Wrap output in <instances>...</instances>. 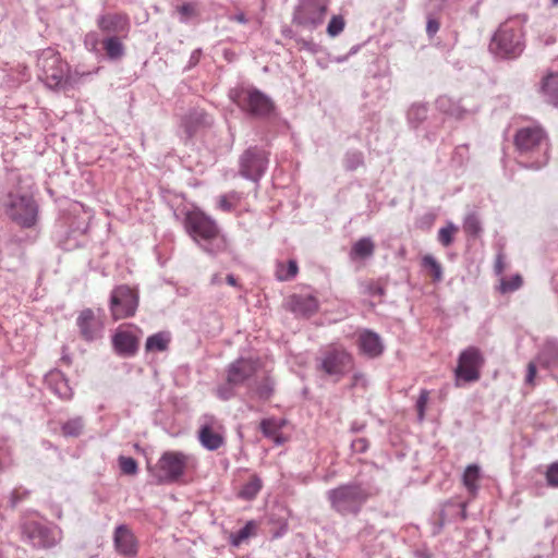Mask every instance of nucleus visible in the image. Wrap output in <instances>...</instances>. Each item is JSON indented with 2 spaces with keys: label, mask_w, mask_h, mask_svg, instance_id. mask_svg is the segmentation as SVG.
I'll list each match as a JSON object with an SVG mask.
<instances>
[{
  "label": "nucleus",
  "mask_w": 558,
  "mask_h": 558,
  "mask_svg": "<svg viewBox=\"0 0 558 558\" xmlns=\"http://www.w3.org/2000/svg\"><path fill=\"white\" fill-rule=\"evenodd\" d=\"M524 20L511 17L499 25L489 44V50L495 56L505 59H515L523 52Z\"/></svg>",
  "instance_id": "f257e3e1"
},
{
  "label": "nucleus",
  "mask_w": 558,
  "mask_h": 558,
  "mask_svg": "<svg viewBox=\"0 0 558 558\" xmlns=\"http://www.w3.org/2000/svg\"><path fill=\"white\" fill-rule=\"evenodd\" d=\"M37 66L41 71L40 77L49 88H60L74 82L70 65L61 58L60 52L52 48L44 49L39 53Z\"/></svg>",
  "instance_id": "f03ea898"
},
{
  "label": "nucleus",
  "mask_w": 558,
  "mask_h": 558,
  "mask_svg": "<svg viewBox=\"0 0 558 558\" xmlns=\"http://www.w3.org/2000/svg\"><path fill=\"white\" fill-rule=\"evenodd\" d=\"M5 214L23 228H31L37 221L38 206L28 193L11 192L4 202Z\"/></svg>",
  "instance_id": "7ed1b4c3"
},
{
  "label": "nucleus",
  "mask_w": 558,
  "mask_h": 558,
  "mask_svg": "<svg viewBox=\"0 0 558 558\" xmlns=\"http://www.w3.org/2000/svg\"><path fill=\"white\" fill-rule=\"evenodd\" d=\"M190 457L180 451H166L154 469V476L159 484L177 482L184 475Z\"/></svg>",
  "instance_id": "20e7f679"
},
{
  "label": "nucleus",
  "mask_w": 558,
  "mask_h": 558,
  "mask_svg": "<svg viewBox=\"0 0 558 558\" xmlns=\"http://www.w3.org/2000/svg\"><path fill=\"white\" fill-rule=\"evenodd\" d=\"M485 364V357L481 350L476 347H468L463 350L459 357L454 369L456 387H460L461 383H474L481 378V369Z\"/></svg>",
  "instance_id": "39448f33"
},
{
  "label": "nucleus",
  "mask_w": 558,
  "mask_h": 558,
  "mask_svg": "<svg viewBox=\"0 0 558 558\" xmlns=\"http://www.w3.org/2000/svg\"><path fill=\"white\" fill-rule=\"evenodd\" d=\"M367 498V493L357 484L342 485L328 493L331 507L340 513L356 512Z\"/></svg>",
  "instance_id": "423d86ee"
},
{
  "label": "nucleus",
  "mask_w": 558,
  "mask_h": 558,
  "mask_svg": "<svg viewBox=\"0 0 558 558\" xmlns=\"http://www.w3.org/2000/svg\"><path fill=\"white\" fill-rule=\"evenodd\" d=\"M184 226L186 232L196 242L199 240L209 242L219 236V228L216 221L199 209L186 214Z\"/></svg>",
  "instance_id": "0eeeda50"
},
{
  "label": "nucleus",
  "mask_w": 558,
  "mask_h": 558,
  "mask_svg": "<svg viewBox=\"0 0 558 558\" xmlns=\"http://www.w3.org/2000/svg\"><path fill=\"white\" fill-rule=\"evenodd\" d=\"M328 11V0H301L298 5L293 23L314 29L323 24Z\"/></svg>",
  "instance_id": "6e6552de"
},
{
  "label": "nucleus",
  "mask_w": 558,
  "mask_h": 558,
  "mask_svg": "<svg viewBox=\"0 0 558 558\" xmlns=\"http://www.w3.org/2000/svg\"><path fill=\"white\" fill-rule=\"evenodd\" d=\"M138 306V294L129 286H119L111 292L110 312L114 320L135 315Z\"/></svg>",
  "instance_id": "1a4fd4ad"
},
{
  "label": "nucleus",
  "mask_w": 558,
  "mask_h": 558,
  "mask_svg": "<svg viewBox=\"0 0 558 558\" xmlns=\"http://www.w3.org/2000/svg\"><path fill=\"white\" fill-rule=\"evenodd\" d=\"M353 366V356L343 347L330 344L320 360V369L330 376H342Z\"/></svg>",
  "instance_id": "9d476101"
},
{
  "label": "nucleus",
  "mask_w": 558,
  "mask_h": 558,
  "mask_svg": "<svg viewBox=\"0 0 558 558\" xmlns=\"http://www.w3.org/2000/svg\"><path fill=\"white\" fill-rule=\"evenodd\" d=\"M238 105L254 116H267L274 105L271 100L257 89H243L238 94Z\"/></svg>",
  "instance_id": "9b49d317"
},
{
  "label": "nucleus",
  "mask_w": 558,
  "mask_h": 558,
  "mask_svg": "<svg viewBox=\"0 0 558 558\" xmlns=\"http://www.w3.org/2000/svg\"><path fill=\"white\" fill-rule=\"evenodd\" d=\"M80 336L85 341H94L102 336L105 328L100 311L95 312L92 308H85L80 312L76 318Z\"/></svg>",
  "instance_id": "f8f14e48"
},
{
  "label": "nucleus",
  "mask_w": 558,
  "mask_h": 558,
  "mask_svg": "<svg viewBox=\"0 0 558 558\" xmlns=\"http://www.w3.org/2000/svg\"><path fill=\"white\" fill-rule=\"evenodd\" d=\"M198 440L207 450L214 451L225 445V427L214 416H205L198 430Z\"/></svg>",
  "instance_id": "ddd939ff"
},
{
  "label": "nucleus",
  "mask_w": 558,
  "mask_h": 558,
  "mask_svg": "<svg viewBox=\"0 0 558 558\" xmlns=\"http://www.w3.org/2000/svg\"><path fill=\"white\" fill-rule=\"evenodd\" d=\"M259 367L258 359L240 357L229 364L226 373L228 386H240L253 377Z\"/></svg>",
  "instance_id": "4468645a"
},
{
  "label": "nucleus",
  "mask_w": 558,
  "mask_h": 558,
  "mask_svg": "<svg viewBox=\"0 0 558 558\" xmlns=\"http://www.w3.org/2000/svg\"><path fill=\"white\" fill-rule=\"evenodd\" d=\"M544 144L547 145V136L538 125L522 128L514 136L515 148L521 154L533 153Z\"/></svg>",
  "instance_id": "2eb2a0df"
},
{
  "label": "nucleus",
  "mask_w": 558,
  "mask_h": 558,
  "mask_svg": "<svg viewBox=\"0 0 558 558\" xmlns=\"http://www.w3.org/2000/svg\"><path fill=\"white\" fill-rule=\"evenodd\" d=\"M267 165L268 157L264 150L250 148L241 157L240 172L243 177L256 181L263 175Z\"/></svg>",
  "instance_id": "dca6fc26"
},
{
  "label": "nucleus",
  "mask_w": 558,
  "mask_h": 558,
  "mask_svg": "<svg viewBox=\"0 0 558 558\" xmlns=\"http://www.w3.org/2000/svg\"><path fill=\"white\" fill-rule=\"evenodd\" d=\"M23 535L35 547L50 548L59 542V532L37 522H27L22 526Z\"/></svg>",
  "instance_id": "f3484780"
},
{
  "label": "nucleus",
  "mask_w": 558,
  "mask_h": 558,
  "mask_svg": "<svg viewBox=\"0 0 558 558\" xmlns=\"http://www.w3.org/2000/svg\"><path fill=\"white\" fill-rule=\"evenodd\" d=\"M98 28L106 34H121L128 38L131 24L128 14L121 12L106 13L97 20Z\"/></svg>",
  "instance_id": "a211bd4d"
},
{
  "label": "nucleus",
  "mask_w": 558,
  "mask_h": 558,
  "mask_svg": "<svg viewBox=\"0 0 558 558\" xmlns=\"http://www.w3.org/2000/svg\"><path fill=\"white\" fill-rule=\"evenodd\" d=\"M113 544L117 553L124 557H134L138 551V542L132 530L122 524L116 527Z\"/></svg>",
  "instance_id": "6ab92c4d"
},
{
  "label": "nucleus",
  "mask_w": 558,
  "mask_h": 558,
  "mask_svg": "<svg viewBox=\"0 0 558 558\" xmlns=\"http://www.w3.org/2000/svg\"><path fill=\"white\" fill-rule=\"evenodd\" d=\"M112 342L116 351L121 355H134L138 349V338L129 329H118Z\"/></svg>",
  "instance_id": "aec40b11"
},
{
  "label": "nucleus",
  "mask_w": 558,
  "mask_h": 558,
  "mask_svg": "<svg viewBox=\"0 0 558 558\" xmlns=\"http://www.w3.org/2000/svg\"><path fill=\"white\" fill-rule=\"evenodd\" d=\"M359 348L362 353L376 357L380 355L384 351V345L381 343L380 337L369 330H365L359 336Z\"/></svg>",
  "instance_id": "412c9836"
},
{
  "label": "nucleus",
  "mask_w": 558,
  "mask_h": 558,
  "mask_svg": "<svg viewBox=\"0 0 558 558\" xmlns=\"http://www.w3.org/2000/svg\"><path fill=\"white\" fill-rule=\"evenodd\" d=\"M291 308L294 313L310 316L318 310V301L313 295H292Z\"/></svg>",
  "instance_id": "4be33fe9"
},
{
  "label": "nucleus",
  "mask_w": 558,
  "mask_h": 558,
  "mask_svg": "<svg viewBox=\"0 0 558 558\" xmlns=\"http://www.w3.org/2000/svg\"><path fill=\"white\" fill-rule=\"evenodd\" d=\"M375 252V243L369 238H361L353 243L349 257L351 260H362L373 256Z\"/></svg>",
  "instance_id": "5701e85b"
},
{
  "label": "nucleus",
  "mask_w": 558,
  "mask_h": 558,
  "mask_svg": "<svg viewBox=\"0 0 558 558\" xmlns=\"http://www.w3.org/2000/svg\"><path fill=\"white\" fill-rule=\"evenodd\" d=\"M122 36L111 35L102 39V49L108 59L120 60L125 53V47Z\"/></svg>",
  "instance_id": "b1692460"
},
{
  "label": "nucleus",
  "mask_w": 558,
  "mask_h": 558,
  "mask_svg": "<svg viewBox=\"0 0 558 558\" xmlns=\"http://www.w3.org/2000/svg\"><path fill=\"white\" fill-rule=\"evenodd\" d=\"M481 469L477 464H470L462 475V483L470 495L475 496L480 488Z\"/></svg>",
  "instance_id": "393cba45"
},
{
  "label": "nucleus",
  "mask_w": 558,
  "mask_h": 558,
  "mask_svg": "<svg viewBox=\"0 0 558 558\" xmlns=\"http://www.w3.org/2000/svg\"><path fill=\"white\" fill-rule=\"evenodd\" d=\"M170 341V333L168 331H160L147 338L145 349L148 352H163L168 349Z\"/></svg>",
  "instance_id": "a878e982"
},
{
  "label": "nucleus",
  "mask_w": 558,
  "mask_h": 558,
  "mask_svg": "<svg viewBox=\"0 0 558 558\" xmlns=\"http://www.w3.org/2000/svg\"><path fill=\"white\" fill-rule=\"evenodd\" d=\"M299 272L298 263L293 259L289 260L288 264L278 262L276 264L275 276L279 281H289L296 277Z\"/></svg>",
  "instance_id": "bb28decb"
},
{
  "label": "nucleus",
  "mask_w": 558,
  "mask_h": 558,
  "mask_svg": "<svg viewBox=\"0 0 558 558\" xmlns=\"http://www.w3.org/2000/svg\"><path fill=\"white\" fill-rule=\"evenodd\" d=\"M542 90L548 96L549 101L558 107V73H550L543 80Z\"/></svg>",
  "instance_id": "cd10ccee"
},
{
  "label": "nucleus",
  "mask_w": 558,
  "mask_h": 558,
  "mask_svg": "<svg viewBox=\"0 0 558 558\" xmlns=\"http://www.w3.org/2000/svg\"><path fill=\"white\" fill-rule=\"evenodd\" d=\"M262 486V480L258 476L253 475L239 492V497L245 500H252L257 496Z\"/></svg>",
  "instance_id": "c85d7f7f"
},
{
  "label": "nucleus",
  "mask_w": 558,
  "mask_h": 558,
  "mask_svg": "<svg viewBox=\"0 0 558 558\" xmlns=\"http://www.w3.org/2000/svg\"><path fill=\"white\" fill-rule=\"evenodd\" d=\"M421 265L423 268L428 269L434 281L442 279V268L437 259L432 255H425L422 258Z\"/></svg>",
  "instance_id": "c756f323"
},
{
  "label": "nucleus",
  "mask_w": 558,
  "mask_h": 558,
  "mask_svg": "<svg viewBox=\"0 0 558 558\" xmlns=\"http://www.w3.org/2000/svg\"><path fill=\"white\" fill-rule=\"evenodd\" d=\"M280 428L281 425L274 418H266L260 422V429L263 434L268 438H272L278 444L280 442Z\"/></svg>",
  "instance_id": "7c9ffc66"
},
{
  "label": "nucleus",
  "mask_w": 558,
  "mask_h": 558,
  "mask_svg": "<svg viewBox=\"0 0 558 558\" xmlns=\"http://www.w3.org/2000/svg\"><path fill=\"white\" fill-rule=\"evenodd\" d=\"M256 523L254 521H248L244 527H242L236 534L232 535V544L234 546L241 545L244 541L254 536L256 533Z\"/></svg>",
  "instance_id": "2f4dec72"
},
{
  "label": "nucleus",
  "mask_w": 558,
  "mask_h": 558,
  "mask_svg": "<svg viewBox=\"0 0 558 558\" xmlns=\"http://www.w3.org/2000/svg\"><path fill=\"white\" fill-rule=\"evenodd\" d=\"M241 197L236 192L221 195L218 201L219 208L223 211H231L238 207Z\"/></svg>",
  "instance_id": "473e14b6"
},
{
  "label": "nucleus",
  "mask_w": 558,
  "mask_h": 558,
  "mask_svg": "<svg viewBox=\"0 0 558 558\" xmlns=\"http://www.w3.org/2000/svg\"><path fill=\"white\" fill-rule=\"evenodd\" d=\"M463 230L468 235L478 236L482 232L481 221L475 214H470L463 222Z\"/></svg>",
  "instance_id": "72a5a7b5"
},
{
  "label": "nucleus",
  "mask_w": 558,
  "mask_h": 558,
  "mask_svg": "<svg viewBox=\"0 0 558 558\" xmlns=\"http://www.w3.org/2000/svg\"><path fill=\"white\" fill-rule=\"evenodd\" d=\"M458 232V227L452 222H448L446 227L439 229L438 231V241L445 247H448L453 242V236Z\"/></svg>",
  "instance_id": "f704fd0d"
},
{
  "label": "nucleus",
  "mask_w": 558,
  "mask_h": 558,
  "mask_svg": "<svg viewBox=\"0 0 558 558\" xmlns=\"http://www.w3.org/2000/svg\"><path fill=\"white\" fill-rule=\"evenodd\" d=\"M345 21L341 15H333L327 26V34L330 37H336L344 29Z\"/></svg>",
  "instance_id": "c9c22d12"
},
{
  "label": "nucleus",
  "mask_w": 558,
  "mask_h": 558,
  "mask_svg": "<svg viewBox=\"0 0 558 558\" xmlns=\"http://www.w3.org/2000/svg\"><path fill=\"white\" fill-rule=\"evenodd\" d=\"M523 283L520 275H514L510 279H502L500 282V291L502 293L513 292L518 290Z\"/></svg>",
  "instance_id": "e433bc0d"
},
{
  "label": "nucleus",
  "mask_w": 558,
  "mask_h": 558,
  "mask_svg": "<svg viewBox=\"0 0 558 558\" xmlns=\"http://www.w3.org/2000/svg\"><path fill=\"white\" fill-rule=\"evenodd\" d=\"M119 466L121 472L126 475H134L138 470L136 460L131 457H120Z\"/></svg>",
  "instance_id": "4c0bfd02"
},
{
  "label": "nucleus",
  "mask_w": 558,
  "mask_h": 558,
  "mask_svg": "<svg viewBox=\"0 0 558 558\" xmlns=\"http://www.w3.org/2000/svg\"><path fill=\"white\" fill-rule=\"evenodd\" d=\"M83 422L81 418H75V420H71L69 422H66L63 427H62V430L64 433V435H68V436H78L82 430H83Z\"/></svg>",
  "instance_id": "58836bf2"
},
{
  "label": "nucleus",
  "mask_w": 558,
  "mask_h": 558,
  "mask_svg": "<svg viewBox=\"0 0 558 558\" xmlns=\"http://www.w3.org/2000/svg\"><path fill=\"white\" fill-rule=\"evenodd\" d=\"M428 400H429V391L426 389L421 390L417 402H416L417 418L420 422H422L425 417V410H426Z\"/></svg>",
  "instance_id": "ea45409f"
},
{
  "label": "nucleus",
  "mask_w": 558,
  "mask_h": 558,
  "mask_svg": "<svg viewBox=\"0 0 558 558\" xmlns=\"http://www.w3.org/2000/svg\"><path fill=\"white\" fill-rule=\"evenodd\" d=\"M178 13L181 15V21L186 22L187 20L197 15V8L195 3L189 2L183 3L177 8Z\"/></svg>",
  "instance_id": "a19ab883"
},
{
  "label": "nucleus",
  "mask_w": 558,
  "mask_h": 558,
  "mask_svg": "<svg viewBox=\"0 0 558 558\" xmlns=\"http://www.w3.org/2000/svg\"><path fill=\"white\" fill-rule=\"evenodd\" d=\"M546 481L549 486L558 487V462H554L548 466Z\"/></svg>",
  "instance_id": "79ce46f5"
},
{
  "label": "nucleus",
  "mask_w": 558,
  "mask_h": 558,
  "mask_svg": "<svg viewBox=\"0 0 558 558\" xmlns=\"http://www.w3.org/2000/svg\"><path fill=\"white\" fill-rule=\"evenodd\" d=\"M274 391V384L269 380V378H266L257 388V393L263 399H268Z\"/></svg>",
  "instance_id": "37998d69"
},
{
  "label": "nucleus",
  "mask_w": 558,
  "mask_h": 558,
  "mask_svg": "<svg viewBox=\"0 0 558 558\" xmlns=\"http://www.w3.org/2000/svg\"><path fill=\"white\" fill-rule=\"evenodd\" d=\"M366 293L369 295H384L385 289L378 281H368L365 286Z\"/></svg>",
  "instance_id": "c03bdc74"
},
{
  "label": "nucleus",
  "mask_w": 558,
  "mask_h": 558,
  "mask_svg": "<svg viewBox=\"0 0 558 558\" xmlns=\"http://www.w3.org/2000/svg\"><path fill=\"white\" fill-rule=\"evenodd\" d=\"M440 24L435 19H429L426 25V32L428 36H434L439 31Z\"/></svg>",
  "instance_id": "a18cd8bd"
},
{
  "label": "nucleus",
  "mask_w": 558,
  "mask_h": 558,
  "mask_svg": "<svg viewBox=\"0 0 558 558\" xmlns=\"http://www.w3.org/2000/svg\"><path fill=\"white\" fill-rule=\"evenodd\" d=\"M233 386H222V387H219L217 389V396L221 399V400H228L230 399L232 396H233V392H232V388Z\"/></svg>",
  "instance_id": "49530a36"
},
{
  "label": "nucleus",
  "mask_w": 558,
  "mask_h": 558,
  "mask_svg": "<svg viewBox=\"0 0 558 558\" xmlns=\"http://www.w3.org/2000/svg\"><path fill=\"white\" fill-rule=\"evenodd\" d=\"M535 376H536V366L533 362H530L527 365V374H526L525 381L530 385H533Z\"/></svg>",
  "instance_id": "de8ad7c7"
},
{
  "label": "nucleus",
  "mask_w": 558,
  "mask_h": 558,
  "mask_svg": "<svg viewBox=\"0 0 558 558\" xmlns=\"http://www.w3.org/2000/svg\"><path fill=\"white\" fill-rule=\"evenodd\" d=\"M506 268L504 256L499 254L495 262V270L498 275H501Z\"/></svg>",
  "instance_id": "09e8293b"
},
{
  "label": "nucleus",
  "mask_w": 558,
  "mask_h": 558,
  "mask_svg": "<svg viewBox=\"0 0 558 558\" xmlns=\"http://www.w3.org/2000/svg\"><path fill=\"white\" fill-rule=\"evenodd\" d=\"M546 351L553 355V359H557V360H558V347H557V345L549 344V345L546 348ZM553 362H554V360H548V359H546V360H545V364H546L547 366H548L550 363H553Z\"/></svg>",
  "instance_id": "8fccbe9b"
},
{
  "label": "nucleus",
  "mask_w": 558,
  "mask_h": 558,
  "mask_svg": "<svg viewBox=\"0 0 558 558\" xmlns=\"http://www.w3.org/2000/svg\"><path fill=\"white\" fill-rule=\"evenodd\" d=\"M60 384L63 386L64 390H59L58 393L62 399H70L73 395L72 390L68 387V384L65 380H61Z\"/></svg>",
  "instance_id": "3c124183"
},
{
  "label": "nucleus",
  "mask_w": 558,
  "mask_h": 558,
  "mask_svg": "<svg viewBox=\"0 0 558 558\" xmlns=\"http://www.w3.org/2000/svg\"><path fill=\"white\" fill-rule=\"evenodd\" d=\"M86 45H90V50L95 51L98 40L95 34H88L85 40Z\"/></svg>",
  "instance_id": "603ef678"
},
{
  "label": "nucleus",
  "mask_w": 558,
  "mask_h": 558,
  "mask_svg": "<svg viewBox=\"0 0 558 558\" xmlns=\"http://www.w3.org/2000/svg\"><path fill=\"white\" fill-rule=\"evenodd\" d=\"M234 21L239 22V23H246L247 20L245 17V15L243 13H240V14H236L234 17H233Z\"/></svg>",
  "instance_id": "864d4df0"
},
{
  "label": "nucleus",
  "mask_w": 558,
  "mask_h": 558,
  "mask_svg": "<svg viewBox=\"0 0 558 558\" xmlns=\"http://www.w3.org/2000/svg\"><path fill=\"white\" fill-rule=\"evenodd\" d=\"M226 280H227V283L232 287H235L238 284L236 279L232 275H228Z\"/></svg>",
  "instance_id": "5fc2aeb1"
},
{
  "label": "nucleus",
  "mask_w": 558,
  "mask_h": 558,
  "mask_svg": "<svg viewBox=\"0 0 558 558\" xmlns=\"http://www.w3.org/2000/svg\"><path fill=\"white\" fill-rule=\"evenodd\" d=\"M211 283H213V284H217V283H219V278H218V276H217V275H215V276L211 278Z\"/></svg>",
  "instance_id": "6e6d98bb"
},
{
  "label": "nucleus",
  "mask_w": 558,
  "mask_h": 558,
  "mask_svg": "<svg viewBox=\"0 0 558 558\" xmlns=\"http://www.w3.org/2000/svg\"><path fill=\"white\" fill-rule=\"evenodd\" d=\"M554 4H558V0H551Z\"/></svg>",
  "instance_id": "4d7b16f0"
}]
</instances>
